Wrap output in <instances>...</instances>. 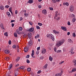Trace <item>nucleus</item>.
Instances as JSON below:
<instances>
[{
  "label": "nucleus",
  "mask_w": 76,
  "mask_h": 76,
  "mask_svg": "<svg viewBox=\"0 0 76 76\" xmlns=\"http://www.w3.org/2000/svg\"><path fill=\"white\" fill-rule=\"evenodd\" d=\"M64 41L65 40L64 39H62L59 41L58 43L56 44V46H57V47H60V46L64 42Z\"/></svg>",
  "instance_id": "obj_1"
},
{
  "label": "nucleus",
  "mask_w": 76,
  "mask_h": 76,
  "mask_svg": "<svg viewBox=\"0 0 76 76\" xmlns=\"http://www.w3.org/2000/svg\"><path fill=\"white\" fill-rule=\"evenodd\" d=\"M34 29V28H31L29 29H28L27 30V31H28V32H32Z\"/></svg>",
  "instance_id": "obj_2"
},
{
  "label": "nucleus",
  "mask_w": 76,
  "mask_h": 76,
  "mask_svg": "<svg viewBox=\"0 0 76 76\" xmlns=\"http://www.w3.org/2000/svg\"><path fill=\"white\" fill-rule=\"evenodd\" d=\"M69 10L71 12L73 11V10H74V7H73V6L71 5L70 6L69 8Z\"/></svg>",
  "instance_id": "obj_3"
},
{
  "label": "nucleus",
  "mask_w": 76,
  "mask_h": 76,
  "mask_svg": "<svg viewBox=\"0 0 76 76\" xmlns=\"http://www.w3.org/2000/svg\"><path fill=\"white\" fill-rule=\"evenodd\" d=\"M62 73H63V72H62V71H61L60 73L56 74L55 75V76H61V75H62Z\"/></svg>",
  "instance_id": "obj_4"
},
{
  "label": "nucleus",
  "mask_w": 76,
  "mask_h": 76,
  "mask_svg": "<svg viewBox=\"0 0 76 76\" xmlns=\"http://www.w3.org/2000/svg\"><path fill=\"white\" fill-rule=\"evenodd\" d=\"M61 29L62 30H63V31H67V28L65 27L61 26Z\"/></svg>",
  "instance_id": "obj_5"
},
{
  "label": "nucleus",
  "mask_w": 76,
  "mask_h": 76,
  "mask_svg": "<svg viewBox=\"0 0 76 76\" xmlns=\"http://www.w3.org/2000/svg\"><path fill=\"white\" fill-rule=\"evenodd\" d=\"M42 13L44 14V15H46L47 13V11L46 10L44 9L43 10H42Z\"/></svg>",
  "instance_id": "obj_6"
},
{
  "label": "nucleus",
  "mask_w": 76,
  "mask_h": 76,
  "mask_svg": "<svg viewBox=\"0 0 76 76\" xmlns=\"http://www.w3.org/2000/svg\"><path fill=\"white\" fill-rule=\"evenodd\" d=\"M63 5L64 6H69V4L68 2H64L63 3Z\"/></svg>",
  "instance_id": "obj_7"
},
{
  "label": "nucleus",
  "mask_w": 76,
  "mask_h": 76,
  "mask_svg": "<svg viewBox=\"0 0 76 76\" xmlns=\"http://www.w3.org/2000/svg\"><path fill=\"white\" fill-rule=\"evenodd\" d=\"M29 50V48L28 47H25L24 48V51L25 52H27Z\"/></svg>",
  "instance_id": "obj_8"
},
{
  "label": "nucleus",
  "mask_w": 76,
  "mask_h": 76,
  "mask_svg": "<svg viewBox=\"0 0 76 76\" xmlns=\"http://www.w3.org/2000/svg\"><path fill=\"white\" fill-rule=\"evenodd\" d=\"M47 66H48V64H46L44 66H43V69H47Z\"/></svg>",
  "instance_id": "obj_9"
},
{
  "label": "nucleus",
  "mask_w": 76,
  "mask_h": 76,
  "mask_svg": "<svg viewBox=\"0 0 76 76\" xmlns=\"http://www.w3.org/2000/svg\"><path fill=\"white\" fill-rule=\"evenodd\" d=\"M46 53V49H43L42 50V54H45Z\"/></svg>",
  "instance_id": "obj_10"
},
{
  "label": "nucleus",
  "mask_w": 76,
  "mask_h": 76,
  "mask_svg": "<svg viewBox=\"0 0 76 76\" xmlns=\"http://www.w3.org/2000/svg\"><path fill=\"white\" fill-rule=\"evenodd\" d=\"M68 42H69V43H71V44H73V41L70 39H69L68 40Z\"/></svg>",
  "instance_id": "obj_11"
},
{
  "label": "nucleus",
  "mask_w": 76,
  "mask_h": 76,
  "mask_svg": "<svg viewBox=\"0 0 76 76\" xmlns=\"http://www.w3.org/2000/svg\"><path fill=\"white\" fill-rule=\"evenodd\" d=\"M76 71V68H74L72 69L71 71L70 72V73H72V72H75Z\"/></svg>",
  "instance_id": "obj_12"
},
{
  "label": "nucleus",
  "mask_w": 76,
  "mask_h": 76,
  "mask_svg": "<svg viewBox=\"0 0 76 76\" xmlns=\"http://www.w3.org/2000/svg\"><path fill=\"white\" fill-rule=\"evenodd\" d=\"M53 32L54 34H59V32L58 31H56L55 30H53Z\"/></svg>",
  "instance_id": "obj_13"
},
{
  "label": "nucleus",
  "mask_w": 76,
  "mask_h": 76,
  "mask_svg": "<svg viewBox=\"0 0 76 76\" xmlns=\"http://www.w3.org/2000/svg\"><path fill=\"white\" fill-rule=\"evenodd\" d=\"M50 37H51L52 40L54 41V36H53V35L52 34H51Z\"/></svg>",
  "instance_id": "obj_14"
},
{
  "label": "nucleus",
  "mask_w": 76,
  "mask_h": 76,
  "mask_svg": "<svg viewBox=\"0 0 76 76\" xmlns=\"http://www.w3.org/2000/svg\"><path fill=\"white\" fill-rule=\"evenodd\" d=\"M53 58L51 57L50 56L49 57V60L50 61H53Z\"/></svg>",
  "instance_id": "obj_15"
},
{
  "label": "nucleus",
  "mask_w": 76,
  "mask_h": 76,
  "mask_svg": "<svg viewBox=\"0 0 76 76\" xmlns=\"http://www.w3.org/2000/svg\"><path fill=\"white\" fill-rule=\"evenodd\" d=\"M28 43V44H29L30 46H31L32 45V42L31 41H30Z\"/></svg>",
  "instance_id": "obj_16"
},
{
  "label": "nucleus",
  "mask_w": 76,
  "mask_h": 76,
  "mask_svg": "<svg viewBox=\"0 0 76 76\" xmlns=\"http://www.w3.org/2000/svg\"><path fill=\"white\" fill-rule=\"evenodd\" d=\"M5 53H6V54H9V53H10V51L9 50H5Z\"/></svg>",
  "instance_id": "obj_17"
},
{
  "label": "nucleus",
  "mask_w": 76,
  "mask_h": 76,
  "mask_svg": "<svg viewBox=\"0 0 76 76\" xmlns=\"http://www.w3.org/2000/svg\"><path fill=\"white\" fill-rule=\"evenodd\" d=\"M12 66H13V65H12V64H10V65L8 68L9 70H10V69H12Z\"/></svg>",
  "instance_id": "obj_18"
},
{
  "label": "nucleus",
  "mask_w": 76,
  "mask_h": 76,
  "mask_svg": "<svg viewBox=\"0 0 76 76\" xmlns=\"http://www.w3.org/2000/svg\"><path fill=\"white\" fill-rule=\"evenodd\" d=\"M34 2V0H29L28 1V3H32Z\"/></svg>",
  "instance_id": "obj_19"
},
{
  "label": "nucleus",
  "mask_w": 76,
  "mask_h": 76,
  "mask_svg": "<svg viewBox=\"0 0 76 76\" xmlns=\"http://www.w3.org/2000/svg\"><path fill=\"white\" fill-rule=\"evenodd\" d=\"M28 36L29 38L31 37H32V36L31 35V33H28Z\"/></svg>",
  "instance_id": "obj_20"
},
{
  "label": "nucleus",
  "mask_w": 76,
  "mask_h": 76,
  "mask_svg": "<svg viewBox=\"0 0 76 76\" xmlns=\"http://www.w3.org/2000/svg\"><path fill=\"white\" fill-rule=\"evenodd\" d=\"M0 26L2 29H4V27L3 26V24H1Z\"/></svg>",
  "instance_id": "obj_21"
},
{
  "label": "nucleus",
  "mask_w": 76,
  "mask_h": 76,
  "mask_svg": "<svg viewBox=\"0 0 76 76\" xmlns=\"http://www.w3.org/2000/svg\"><path fill=\"white\" fill-rule=\"evenodd\" d=\"M75 18V15L74 14H72L71 15V18L72 19H74Z\"/></svg>",
  "instance_id": "obj_22"
},
{
  "label": "nucleus",
  "mask_w": 76,
  "mask_h": 76,
  "mask_svg": "<svg viewBox=\"0 0 76 76\" xmlns=\"http://www.w3.org/2000/svg\"><path fill=\"white\" fill-rule=\"evenodd\" d=\"M7 15H8L9 17H10L11 16L10 14V13L9 12H7Z\"/></svg>",
  "instance_id": "obj_23"
},
{
  "label": "nucleus",
  "mask_w": 76,
  "mask_h": 76,
  "mask_svg": "<svg viewBox=\"0 0 76 76\" xmlns=\"http://www.w3.org/2000/svg\"><path fill=\"white\" fill-rule=\"evenodd\" d=\"M0 8L1 10H4V6H1Z\"/></svg>",
  "instance_id": "obj_24"
},
{
  "label": "nucleus",
  "mask_w": 76,
  "mask_h": 76,
  "mask_svg": "<svg viewBox=\"0 0 76 76\" xmlns=\"http://www.w3.org/2000/svg\"><path fill=\"white\" fill-rule=\"evenodd\" d=\"M19 29L20 31H22L23 30V28L22 27H20L19 28Z\"/></svg>",
  "instance_id": "obj_25"
},
{
  "label": "nucleus",
  "mask_w": 76,
  "mask_h": 76,
  "mask_svg": "<svg viewBox=\"0 0 76 76\" xmlns=\"http://www.w3.org/2000/svg\"><path fill=\"white\" fill-rule=\"evenodd\" d=\"M4 35L6 37H8V34H7V32H6L4 34Z\"/></svg>",
  "instance_id": "obj_26"
},
{
  "label": "nucleus",
  "mask_w": 76,
  "mask_h": 76,
  "mask_svg": "<svg viewBox=\"0 0 76 76\" xmlns=\"http://www.w3.org/2000/svg\"><path fill=\"white\" fill-rule=\"evenodd\" d=\"M16 32L18 34H20V32L19 31V30H17L16 31Z\"/></svg>",
  "instance_id": "obj_27"
},
{
  "label": "nucleus",
  "mask_w": 76,
  "mask_h": 76,
  "mask_svg": "<svg viewBox=\"0 0 76 76\" xmlns=\"http://www.w3.org/2000/svg\"><path fill=\"white\" fill-rule=\"evenodd\" d=\"M73 50V49H71V50L70 51V52H71V54H73L75 53L72 51Z\"/></svg>",
  "instance_id": "obj_28"
},
{
  "label": "nucleus",
  "mask_w": 76,
  "mask_h": 76,
  "mask_svg": "<svg viewBox=\"0 0 76 76\" xmlns=\"http://www.w3.org/2000/svg\"><path fill=\"white\" fill-rule=\"evenodd\" d=\"M53 3H57L56 0H52Z\"/></svg>",
  "instance_id": "obj_29"
},
{
  "label": "nucleus",
  "mask_w": 76,
  "mask_h": 76,
  "mask_svg": "<svg viewBox=\"0 0 76 76\" xmlns=\"http://www.w3.org/2000/svg\"><path fill=\"white\" fill-rule=\"evenodd\" d=\"M39 35L37 34L35 36V38H39Z\"/></svg>",
  "instance_id": "obj_30"
},
{
  "label": "nucleus",
  "mask_w": 76,
  "mask_h": 76,
  "mask_svg": "<svg viewBox=\"0 0 76 76\" xmlns=\"http://www.w3.org/2000/svg\"><path fill=\"white\" fill-rule=\"evenodd\" d=\"M24 15L25 17H27V16H28V14H26V13H25Z\"/></svg>",
  "instance_id": "obj_31"
},
{
  "label": "nucleus",
  "mask_w": 76,
  "mask_h": 76,
  "mask_svg": "<svg viewBox=\"0 0 76 76\" xmlns=\"http://www.w3.org/2000/svg\"><path fill=\"white\" fill-rule=\"evenodd\" d=\"M20 69H25V67L23 66H21L20 67Z\"/></svg>",
  "instance_id": "obj_32"
},
{
  "label": "nucleus",
  "mask_w": 76,
  "mask_h": 76,
  "mask_svg": "<svg viewBox=\"0 0 76 76\" xmlns=\"http://www.w3.org/2000/svg\"><path fill=\"white\" fill-rule=\"evenodd\" d=\"M19 59H20V58H19V57L17 58V59L16 60V61H18L19 60Z\"/></svg>",
  "instance_id": "obj_33"
},
{
  "label": "nucleus",
  "mask_w": 76,
  "mask_h": 76,
  "mask_svg": "<svg viewBox=\"0 0 76 76\" xmlns=\"http://www.w3.org/2000/svg\"><path fill=\"white\" fill-rule=\"evenodd\" d=\"M14 35L15 37H18V36H17V33H14Z\"/></svg>",
  "instance_id": "obj_34"
},
{
  "label": "nucleus",
  "mask_w": 76,
  "mask_h": 76,
  "mask_svg": "<svg viewBox=\"0 0 76 76\" xmlns=\"http://www.w3.org/2000/svg\"><path fill=\"white\" fill-rule=\"evenodd\" d=\"M27 70L28 72H31V68H28L27 69Z\"/></svg>",
  "instance_id": "obj_35"
},
{
  "label": "nucleus",
  "mask_w": 76,
  "mask_h": 76,
  "mask_svg": "<svg viewBox=\"0 0 76 76\" xmlns=\"http://www.w3.org/2000/svg\"><path fill=\"white\" fill-rule=\"evenodd\" d=\"M9 11L11 13H12V8L10 7L9 8Z\"/></svg>",
  "instance_id": "obj_36"
},
{
  "label": "nucleus",
  "mask_w": 76,
  "mask_h": 76,
  "mask_svg": "<svg viewBox=\"0 0 76 76\" xmlns=\"http://www.w3.org/2000/svg\"><path fill=\"white\" fill-rule=\"evenodd\" d=\"M61 50H59L56 51V53H61Z\"/></svg>",
  "instance_id": "obj_37"
},
{
  "label": "nucleus",
  "mask_w": 76,
  "mask_h": 76,
  "mask_svg": "<svg viewBox=\"0 0 76 76\" xmlns=\"http://www.w3.org/2000/svg\"><path fill=\"white\" fill-rule=\"evenodd\" d=\"M9 45H11V44H12V41H11V40L9 41Z\"/></svg>",
  "instance_id": "obj_38"
},
{
  "label": "nucleus",
  "mask_w": 76,
  "mask_h": 76,
  "mask_svg": "<svg viewBox=\"0 0 76 76\" xmlns=\"http://www.w3.org/2000/svg\"><path fill=\"white\" fill-rule=\"evenodd\" d=\"M16 47V45H14L12 46L13 48H15Z\"/></svg>",
  "instance_id": "obj_39"
},
{
  "label": "nucleus",
  "mask_w": 76,
  "mask_h": 76,
  "mask_svg": "<svg viewBox=\"0 0 76 76\" xmlns=\"http://www.w3.org/2000/svg\"><path fill=\"white\" fill-rule=\"evenodd\" d=\"M72 36L74 37H76V34H75V33H73L72 34Z\"/></svg>",
  "instance_id": "obj_40"
},
{
  "label": "nucleus",
  "mask_w": 76,
  "mask_h": 76,
  "mask_svg": "<svg viewBox=\"0 0 76 76\" xmlns=\"http://www.w3.org/2000/svg\"><path fill=\"white\" fill-rule=\"evenodd\" d=\"M41 73V70H39L37 72L38 74H40Z\"/></svg>",
  "instance_id": "obj_41"
},
{
  "label": "nucleus",
  "mask_w": 76,
  "mask_h": 76,
  "mask_svg": "<svg viewBox=\"0 0 76 76\" xmlns=\"http://www.w3.org/2000/svg\"><path fill=\"white\" fill-rule=\"evenodd\" d=\"M26 63H30V61L29 60L27 59L26 60Z\"/></svg>",
  "instance_id": "obj_42"
},
{
  "label": "nucleus",
  "mask_w": 76,
  "mask_h": 76,
  "mask_svg": "<svg viewBox=\"0 0 76 76\" xmlns=\"http://www.w3.org/2000/svg\"><path fill=\"white\" fill-rule=\"evenodd\" d=\"M38 25H39V26H42V24L39 23H38Z\"/></svg>",
  "instance_id": "obj_43"
},
{
  "label": "nucleus",
  "mask_w": 76,
  "mask_h": 76,
  "mask_svg": "<svg viewBox=\"0 0 76 76\" xmlns=\"http://www.w3.org/2000/svg\"><path fill=\"white\" fill-rule=\"evenodd\" d=\"M36 28L37 29H40V27L38 26H37Z\"/></svg>",
  "instance_id": "obj_44"
},
{
  "label": "nucleus",
  "mask_w": 76,
  "mask_h": 76,
  "mask_svg": "<svg viewBox=\"0 0 76 76\" xmlns=\"http://www.w3.org/2000/svg\"><path fill=\"white\" fill-rule=\"evenodd\" d=\"M50 34H48L47 35V37H50Z\"/></svg>",
  "instance_id": "obj_45"
},
{
  "label": "nucleus",
  "mask_w": 76,
  "mask_h": 76,
  "mask_svg": "<svg viewBox=\"0 0 76 76\" xmlns=\"http://www.w3.org/2000/svg\"><path fill=\"white\" fill-rule=\"evenodd\" d=\"M26 58H29V55H28L26 57Z\"/></svg>",
  "instance_id": "obj_46"
},
{
  "label": "nucleus",
  "mask_w": 76,
  "mask_h": 76,
  "mask_svg": "<svg viewBox=\"0 0 76 76\" xmlns=\"http://www.w3.org/2000/svg\"><path fill=\"white\" fill-rule=\"evenodd\" d=\"M75 21H76V19L75 18H73L72 22H75Z\"/></svg>",
  "instance_id": "obj_47"
},
{
  "label": "nucleus",
  "mask_w": 76,
  "mask_h": 76,
  "mask_svg": "<svg viewBox=\"0 0 76 76\" xmlns=\"http://www.w3.org/2000/svg\"><path fill=\"white\" fill-rule=\"evenodd\" d=\"M18 10H15V15H17L18 14Z\"/></svg>",
  "instance_id": "obj_48"
},
{
  "label": "nucleus",
  "mask_w": 76,
  "mask_h": 76,
  "mask_svg": "<svg viewBox=\"0 0 76 76\" xmlns=\"http://www.w3.org/2000/svg\"><path fill=\"white\" fill-rule=\"evenodd\" d=\"M18 75V73L17 72H16L15 73V76H17Z\"/></svg>",
  "instance_id": "obj_49"
},
{
  "label": "nucleus",
  "mask_w": 76,
  "mask_h": 76,
  "mask_svg": "<svg viewBox=\"0 0 76 76\" xmlns=\"http://www.w3.org/2000/svg\"><path fill=\"white\" fill-rule=\"evenodd\" d=\"M54 51H55V52H56V51H57V48H56V47H55L54 48Z\"/></svg>",
  "instance_id": "obj_50"
},
{
  "label": "nucleus",
  "mask_w": 76,
  "mask_h": 76,
  "mask_svg": "<svg viewBox=\"0 0 76 76\" xmlns=\"http://www.w3.org/2000/svg\"><path fill=\"white\" fill-rule=\"evenodd\" d=\"M34 53H32L31 54V57H33V58H35V57H34Z\"/></svg>",
  "instance_id": "obj_51"
},
{
  "label": "nucleus",
  "mask_w": 76,
  "mask_h": 76,
  "mask_svg": "<svg viewBox=\"0 0 76 76\" xmlns=\"http://www.w3.org/2000/svg\"><path fill=\"white\" fill-rule=\"evenodd\" d=\"M49 9L50 10H53V8L52 7H49Z\"/></svg>",
  "instance_id": "obj_52"
},
{
  "label": "nucleus",
  "mask_w": 76,
  "mask_h": 76,
  "mask_svg": "<svg viewBox=\"0 0 76 76\" xmlns=\"http://www.w3.org/2000/svg\"><path fill=\"white\" fill-rule=\"evenodd\" d=\"M37 51L39 50H40V47H38V48H37Z\"/></svg>",
  "instance_id": "obj_53"
},
{
  "label": "nucleus",
  "mask_w": 76,
  "mask_h": 76,
  "mask_svg": "<svg viewBox=\"0 0 76 76\" xmlns=\"http://www.w3.org/2000/svg\"><path fill=\"white\" fill-rule=\"evenodd\" d=\"M64 61H62V62H61L59 63V64H63V63H64Z\"/></svg>",
  "instance_id": "obj_54"
},
{
  "label": "nucleus",
  "mask_w": 76,
  "mask_h": 76,
  "mask_svg": "<svg viewBox=\"0 0 76 76\" xmlns=\"http://www.w3.org/2000/svg\"><path fill=\"white\" fill-rule=\"evenodd\" d=\"M73 62L75 63H75H76V60H74L73 61Z\"/></svg>",
  "instance_id": "obj_55"
},
{
  "label": "nucleus",
  "mask_w": 76,
  "mask_h": 76,
  "mask_svg": "<svg viewBox=\"0 0 76 76\" xmlns=\"http://www.w3.org/2000/svg\"><path fill=\"white\" fill-rule=\"evenodd\" d=\"M9 59H10L9 57H7V61H8V60H9Z\"/></svg>",
  "instance_id": "obj_56"
},
{
  "label": "nucleus",
  "mask_w": 76,
  "mask_h": 76,
  "mask_svg": "<svg viewBox=\"0 0 76 76\" xmlns=\"http://www.w3.org/2000/svg\"><path fill=\"white\" fill-rule=\"evenodd\" d=\"M15 22V20H11V23H12L13 22Z\"/></svg>",
  "instance_id": "obj_57"
},
{
  "label": "nucleus",
  "mask_w": 76,
  "mask_h": 76,
  "mask_svg": "<svg viewBox=\"0 0 76 76\" xmlns=\"http://www.w3.org/2000/svg\"><path fill=\"white\" fill-rule=\"evenodd\" d=\"M67 24L68 25H70V22L69 21H68L67 23Z\"/></svg>",
  "instance_id": "obj_58"
},
{
  "label": "nucleus",
  "mask_w": 76,
  "mask_h": 76,
  "mask_svg": "<svg viewBox=\"0 0 76 76\" xmlns=\"http://www.w3.org/2000/svg\"><path fill=\"white\" fill-rule=\"evenodd\" d=\"M40 59H41V60H42V59L44 58V57H43V56H41L40 57Z\"/></svg>",
  "instance_id": "obj_59"
},
{
  "label": "nucleus",
  "mask_w": 76,
  "mask_h": 76,
  "mask_svg": "<svg viewBox=\"0 0 76 76\" xmlns=\"http://www.w3.org/2000/svg\"><path fill=\"white\" fill-rule=\"evenodd\" d=\"M58 14L57 13H56L55 15V17L56 18H57V17H58Z\"/></svg>",
  "instance_id": "obj_60"
},
{
  "label": "nucleus",
  "mask_w": 76,
  "mask_h": 76,
  "mask_svg": "<svg viewBox=\"0 0 76 76\" xmlns=\"http://www.w3.org/2000/svg\"><path fill=\"white\" fill-rule=\"evenodd\" d=\"M29 23L31 25H32V23L31 22H29Z\"/></svg>",
  "instance_id": "obj_61"
},
{
  "label": "nucleus",
  "mask_w": 76,
  "mask_h": 76,
  "mask_svg": "<svg viewBox=\"0 0 76 76\" xmlns=\"http://www.w3.org/2000/svg\"><path fill=\"white\" fill-rule=\"evenodd\" d=\"M8 7H9V5H6L5 6V8H8Z\"/></svg>",
  "instance_id": "obj_62"
},
{
  "label": "nucleus",
  "mask_w": 76,
  "mask_h": 76,
  "mask_svg": "<svg viewBox=\"0 0 76 76\" xmlns=\"http://www.w3.org/2000/svg\"><path fill=\"white\" fill-rule=\"evenodd\" d=\"M38 7H39V9H41V6H40V5H39L38 6Z\"/></svg>",
  "instance_id": "obj_63"
},
{
  "label": "nucleus",
  "mask_w": 76,
  "mask_h": 76,
  "mask_svg": "<svg viewBox=\"0 0 76 76\" xmlns=\"http://www.w3.org/2000/svg\"><path fill=\"white\" fill-rule=\"evenodd\" d=\"M27 35V34H25L24 35V37H26Z\"/></svg>",
  "instance_id": "obj_64"
}]
</instances>
